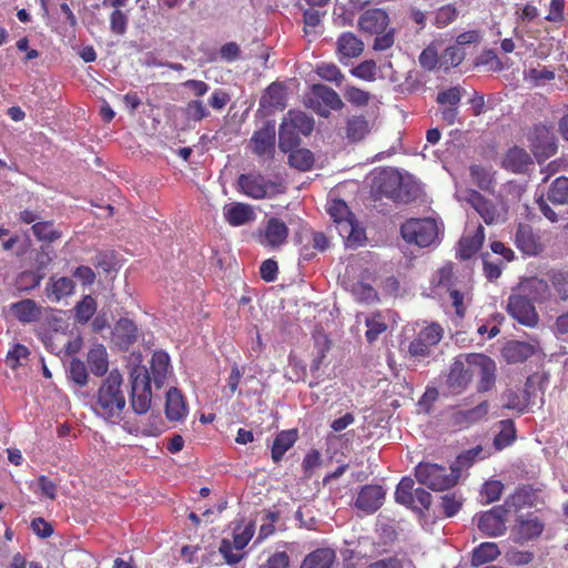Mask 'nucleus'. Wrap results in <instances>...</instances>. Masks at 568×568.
<instances>
[{
    "mask_svg": "<svg viewBox=\"0 0 568 568\" xmlns=\"http://www.w3.org/2000/svg\"><path fill=\"white\" fill-rule=\"evenodd\" d=\"M507 312L519 324L527 327H535L539 322L535 305L526 294H511L508 297Z\"/></svg>",
    "mask_w": 568,
    "mask_h": 568,
    "instance_id": "nucleus-11",
    "label": "nucleus"
},
{
    "mask_svg": "<svg viewBox=\"0 0 568 568\" xmlns=\"http://www.w3.org/2000/svg\"><path fill=\"white\" fill-rule=\"evenodd\" d=\"M465 361L471 367L474 375L478 376L477 390L486 393L494 388L496 383V363L489 356L479 353L465 355Z\"/></svg>",
    "mask_w": 568,
    "mask_h": 568,
    "instance_id": "nucleus-9",
    "label": "nucleus"
},
{
    "mask_svg": "<svg viewBox=\"0 0 568 568\" xmlns=\"http://www.w3.org/2000/svg\"><path fill=\"white\" fill-rule=\"evenodd\" d=\"M444 331L437 323L424 327L410 342L408 352L413 357H426L430 354L433 346L443 338Z\"/></svg>",
    "mask_w": 568,
    "mask_h": 568,
    "instance_id": "nucleus-13",
    "label": "nucleus"
},
{
    "mask_svg": "<svg viewBox=\"0 0 568 568\" xmlns=\"http://www.w3.org/2000/svg\"><path fill=\"white\" fill-rule=\"evenodd\" d=\"M225 221L232 226H241L255 220V213L250 204L232 203L223 207Z\"/></svg>",
    "mask_w": 568,
    "mask_h": 568,
    "instance_id": "nucleus-22",
    "label": "nucleus"
},
{
    "mask_svg": "<svg viewBox=\"0 0 568 568\" xmlns=\"http://www.w3.org/2000/svg\"><path fill=\"white\" fill-rule=\"evenodd\" d=\"M529 148L538 162L545 161L557 152V139L550 126L536 124L528 134Z\"/></svg>",
    "mask_w": 568,
    "mask_h": 568,
    "instance_id": "nucleus-10",
    "label": "nucleus"
},
{
    "mask_svg": "<svg viewBox=\"0 0 568 568\" xmlns=\"http://www.w3.org/2000/svg\"><path fill=\"white\" fill-rule=\"evenodd\" d=\"M504 485L500 480H488L484 484L480 495L485 498V504L498 500L503 494Z\"/></svg>",
    "mask_w": 568,
    "mask_h": 568,
    "instance_id": "nucleus-60",
    "label": "nucleus"
},
{
    "mask_svg": "<svg viewBox=\"0 0 568 568\" xmlns=\"http://www.w3.org/2000/svg\"><path fill=\"white\" fill-rule=\"evenodd\" d=\"M252 152L261 159L272 160L275 153V126L265 123L250 139Z\"/></svg>",
    "mask_w": 568,
    "mask_h": 568,
    "instance_id": "nucleus-15",
    "label": "nucleus"
},
{
    "mask_svg": "<svg viewBox=\"0 0 568 568\" xmlns=\"http://www.w3.org/2000/svg\"><path fill=\"white\" fill-rule=\"evenodd\" d=\"M365 324L367 327L365 336L368 343L375 342L378 336L387 329V324L379 313H375L371 317H367Z\"/></svg>",
    "mask_w": 568,
    "mask_h": 568,
    "instance_id": "nucleus-50",
    "label": "nucleus"
},
{
    "mask_svg": "<svg viewBox=\"0 0 568 568\" xmlns=\"http://www.w3.org/2000/svg\"><path fill=\"white\" fill-rule=\"evenodd\" d=\"M288 164L302 172L310 171L314 165V155L307 149H294L290 152Z\"/></svg>",
    "mask_w": 568,
    "mask_h": 568,
    "instance_id": "nucleus-48",
    "label": "nucleus"
},
{
    "mask_svg": "<svg viewBox=\"0 0 568 568\" xmlns=\"http://www.w3.org/2000/svg\"><path fill=\"white\" fill-rule=\"evenodd\" d=\"M75 283L67 276H51L45 285L44 294L50 302L58 303L73 294Z\"/></svg>",
    "mask_w": 568,
    "mask_h": 568,
    "instance_id": "nucleus-19",
    "label": "nucleus"
},
{
    "mask_svg": "<svg viewBox=\"0 0 568 568\" xmlns=\"http://www.w3.org/2000/svg\"><path fill=\"white\" fill-rule=\"evenodd\" d=\"M535 347L526 342L511 341L503 348V357L509 364L523 363L535 354Z\"/></svg>",
    "mask_w": 568,
    "mask_h": 568,
    "instance_id": "nucleus-28",
    "label": "nucleus"
},
{
    "mask_svg": "<svg viewBox=\"0 0 568 568\" xmlns=\"http://www.w3.org/2000/svg\"><path fill=\"white\" fill-rule=\"evenodd\" d=\"M69 377L80 387H83L88 384V369L85 364L81 359L73 358L70 362Z\"/></svg>",
    "mask_w": 568,
    "mask_h": 568,
    "instance_id": "nucleus-55",
    "label": "nucleus"
},
{
    "mask_svg": "<svg viewBox=\"0 0 568 568\" xmlns=\"http://www.w3.org/2000/svg\"><path fill=\"white\" fill-rule=\"evenodd\" d=\"M240 191L254 200H262L274 195L277 191L276 183L266 180L260 173H244L237 179Z\"/></svg>",
    "mask_w": 568,
    "mask_h": 568,
    "instance_id": "nucleus-12",
    "label": "nucleus"
},
{
    "mask_svg": "<svg viewBox=\"0 0 568 568\" xmlns=\"http://www.w3.org/2000/svg\"><path fill=\"white\" fill-rule=\"evenodd\" d=\"M75 317L80 323H87L97 311V303L91 295H85L80 302L77 303Z\"/></svg>",
    "mask_w": 568,
    "mask_h": 568,
    "instance_id": "nucleus-53",
    "label": "nucleus"
},
{
    "mask_svg": "<svg viewBox=\"0 0 568 568\" xmlns=\"http://www.w3.org/2000/svg\"><path fill=\"white\" fill-rule=\"evenodd\" d=\"M286 123L290 129L303 135H310L314 129V120L302 111H290Z\"/></svg>",
    "mask_w": 568,
    "mask_h": 568,
    "instance_id": "nucleus-46",
    "label": "nucleus"
},
{
    "mask_svg": "<svg viewBox=\"0 0 568 568\" xmlns=\"http://www.w3.org/2000/svg\"><path fill=\"white\" fill-rule=\"evenodd\" d=\"M30 352L27 346L22 344H16L11 351L8 352L6 363L12 368L17 369L22 365V361H26Z\"/></svg>",
    "mask_w": 568,
    "mask_h": 568,
    "instance_id": "nucleus-59",
    "label": "nucleus"
},
{
    "mask_svg": "<svg viewBox=\"0 0 568 568\" xmlns=\"http://www.w3.org/2000/svg\"><path fill=\"white\" fill-rule=\"evenodd\" d=\"M516 247L525 255L536 256L542 252V243L528 224L519 223L514 235Z\"/></svg>",
    "mask_w": 568,
    "mask_h": 568,
    "instance_id": "nucleus-16",
    "label": "nucleus"
},
{
    "mask_svg": "<svg viewBox=\"0 0 568 568\" xmlns=\"http://www.w3.org/2000/svg\"><path fill=\"white\" fill-rule=\"evenodd\" d=\"M335 559L332 548H317L304 558L300 568H332Z\"/></svg>",
    "mask_w": 568,
    "mask_h": 568,
    "instance_id": "nucleus-32",
    "label": "nucleus"
},
{
    "mask_svg": "<svg viewBox=\"0 0 568 568\" xmlns=\"http://www.w3.org/2000/svg\"><path fill=\"white\" fill-rule=\"evenodd\" d=\"M390 18L386 10L382 8H371L365 10L357 20V28L361 32L376 36L373 49L385 51L394 45L395 29L389 28Z\"/></svg>",
    "mask_w": 568,
    "mask_h": 568,
    "instance_id": "nucleus-2",
    "label": "nucleus"
},
{
    "mask_svg": "<svg viewBox=\"0 0 568 568\" xmlns=\"http://www.w3.org/2000/svg\"><path fill=\"white\" fill-rule=\"evenodd\" d=\"M501 429L495 436L494 445L497 449H503L509 446L516 438V429L513 420L506 419L501 420Z\"/></svg>",
    "mask_w": 568,
    "mask_h": 568,
    "instance_id": "nucleus-51",
    "label": "nucleus"
},
{
    "mask_svg": "<svg viewBox=\"0 0 568 568\" xmlns=\"http://www.w3.org/2000/svg\"><path fill=\"white\" fill-rule=\"evenodd\" d=\"M500 555L499 548L495 542H481L473 550L471 565L478 567L495 560Z\"/></svg>",
    "mask_w": 568,
    "mask_h": 568,
    "instance_id": "nucleus-42",
    "label": "nucleus"
},
{
    "mask_svg": "<svg viewBox=\"0 0 568 568\" xmlns=\"http://www.w3.org/2000/svg\"><path fill=\"white\" fill-rule=\"evenodd\" d=\"M337 232L345 240L347 247H357L366 240L365 231L356 223L355 217L348 223H344V226L339 227Z\"/></svg>",
    "mask_w": 568,
    "mask_h": 568,
    "instance_id": "nucleus-40",
    "label": "nucleus"
},
{
    "mask_svg": "<svg viewBox=\"0 0 568 568\" xmlns=\"http://www.w3.org/2000/svg\"><path fill=\"white\" fill-rule=\"evenodd\" d=\"M328 349H329L328 341H325V343L323 345L317 347V354L313 358L311 366H310L311 374L315 381L310 383V387H315L320 384V381L322 377L321 367L323 365V362L326 357Z\"/></svg>",
    "mask_w": 568,
    "mask_h": 568,
    "instance_id": "nucleus-52",
    "label": "nucleus"
},
{
    "mask_svg": "<svg viewBox=\"0 0 568 568\" xmlns=\"http://www.w3.org/2000/svg\"><path fill=\"white\" fill-rule=\"evenodd\" d=\"M128 16L120 9L114 8L110 14V30L112 33L118 36L124 34L128 29Z\"/></svg>",
    "mask_w": 568,
    "mask_h": 568,
    "instance_id": "nucleus-61",
    "label": "nucleus"
},
{
    "mask_svg": "<svg viewBox=\"0 0 568 568\" xmlns=\"http://www.w3.org/2000/svg\"><path fill=\"white\" fill-rule=\"evenodd\" d=\"M352 74L356 78L366 81L375 80L376 75V64L372 60H366L361 62L357 67L351 70Z\"/></svg>",
    "mask_w": 568,
    "mask_h": 568,
    "instance_id": "nucleus-64",
    "label": "nucleus"
},
{
    "mask_svg": "<svg viewBox=\"0 0 568 568\" xmlns=\"http://www.w3.org/2000/svg\"><path fill=\"white\" fill-rule=\"evenodd\" d=\"M458 9L453 3H447L433 12V24L437 29H444L458 18Z\"/></svg>",
    "mask_w": 568,
    "mask_h": 568,
    "instance_id": "nucleus-47",
    "label": "nucleus"
},
{
    "mask_svg": "<svg viewBox=\"0 0 568 568\" xmlns=\"http://www.w3.org/2000/svg\"><path fill=\"white\" fill-rule=\"evenodd\" d=\"M489 404L487 400H484L473 408L455 412L452 415V419L456 426L468 427L469 425L484 419L487 416Z\"/></svg>",
    "mask_w": 568,
    "mask_h": 568,
    "instance_id": "nucleus-26",
    "label": "nucleus"
},
{
    "mask_svg": "<svg viewBox=\"0 0 568 568\" xmlns=\"http://www.w3.org/2000/svg\"><path fill=\"white\" fill-rule=\"evenodd\" d=\"M546 276L551 284L559 301H568V272L560 270H550L546 273Z\"/></svg>",
    "mask_w": 568,
    "mask_h": 568,
    "instance_id": "nucleus-45",
    "label": "nucleus"
},
{
    "mask_svg": "<svg viewBox=\"0 0 568 568\" xmlns=\"http://www.w3.org/2000/svg\"><path fill=\"white\" fill-rule=\"evenodd\" d=\"M465 201L478 213L486 225L505 223L508 219V205L504 199L490 200L479 191H465Z\"/></svg>",
    "mask_w": 568,
    "mask_h": 568,
    "instance_id": "nucleus-5",
    "label": "nucleus"
},
{
    "mask_svg": "<svg viewBox=\"0 0 568 568\" xmlns=\"http://www.w3.org/2000/svg\"><path fill=\"white\" fill-rule=\"evenodd\" d=\"M371 131L368 121L364 115H353L346 121V138L351 142L362 141Z\"/></svg>",
    "mask_w": 568,
    "mask_h": 568,
    "instance_id": "nucleus-38",
    "label": "nucleus"
},
{
    "mask_svg": "<svg viewBox=\"0 0 568 568\" xmlns=\"http://www.w3.org/2000/svg\"><path fill=\"white\" fill-rule=\"evenodd\" d=\"M312 95L331 110H341L344 103L336 91L324 84H314Z\"/></svg>",
    "mask_w": 568,
    "mask_h": 568,
    "instance_id": "nucleus-37",
    "label": "nucleus"
},
{
    "mask_svg": "<svg viewBox=\"0 0 568 568\" xmlns=\"http://www.w3.org/2000/svg\"><path fill=\"white\" fill-rule=\"evenodd\" d=\"M288 229L286 224L277 217H271L265 226L264 240L261 243L276 247L286 241Z\"/></svg>",
    "mask_w": 568,
    "mask_h": 568,
    "instance_id": "nucleus-29",
    "label": "nucleus"
},
{
    "mask_svg": "<svg viewBox=\"0 0 568 568\" xmlns=\"http://www.w3.org/2000/svg\"><path fill=\"white\" fill-rule=\"evenodd\" d=\"M521 291L532 301V303L538 304L550 301L552 296L548 278L530 277L521 284Z\"/></svg>",
    "mask_w": 568,
    "mask_h": 568,
    "instance_id": "nucleus-21",
    "label": "nucleus"
},
{
    "mask_svg": "<svg viewBox=\"0 0 568 568\" xmlns=\"http://www.w3.org/2000/svg\"><path fill=\"white\" fill-rule=\"evenodd\" d=\"M343 94L347 102L356 106H365L371 100L369 92L353 85H346Z\"/></svg>",
    "mask_w": 568,
    "mask_h": 568,
    "instance_id": "nucleus-57",
    "label": "nucleus"
},
{
    "mask_svg": "<svg viewBox=\"0 0 568 568\" xmlns=\"http://www.w3.org/2000/svg\"><path fill=\"white\" fill-rule=\"evenodd\" d=\"M130 404L134 413L145 414L152 402L151 376L145 366H134L130 372Z\"/></svg>",
    "mask_w": 568,
    "mask_h": 568,
    "instance_id": "nucleus-6",
    "label": "nucleus"
},
{
    "mask_svg": "<svg viewBox=\"0 0 568 568\" xmlns=\"http://www.w3.org/2000/svg\"><path fill=\"white\" fill-rule=\"evenodd\" d=\"M10 308L14 317L23 324L38 322L42 315V307L31 298L13 303Z\"/></svg>",
    "mask_w": 568,
    "mask_h": 568,
    "instance_id": "nucleus-24",
    "label": "nucleus"
},
{
    "mask_svg": "<svg viewBox=\"0 0 568 568\" xmlns=\"http://www.w3.org/2000/svg\"><path fill=\"white\" fill-rule=\"evenodd\" d=\"M403 239L419 247L432 245L438 236V225L432 217L409 219L400 226Z\"/></svg>",
    "mask_w": 568,
    "mask_h": 568,
    "instance_id": "nucleus-7",
    "label": "nucleus"
},
{
    "mask_svg": "<svg viewBox=\"0 0 568 568\" xmlns=\"http://www.w3.org/2000/svg\"><path fill=\"white\" fill-rule=\"evenodd\" d=\"M456 277L454 274V267L452 264H446L440 267L434 280L437 287L445 288L447 292L455 288Z\"/></svg>",
    "mask_w": 568,
    "mask_h": 568,
    "instance_id": "nucleus-54",
    "label": "nucleus"
},
{
    "mask_svg": "<svg viewBox=\"0 0 568 568\" xmlns=\"http://www.w3.org/2000/svg\"><path fill=\"white\" fill-rule=\"evenodd\" d=\"M442 508L446 517L455 516L463 506V498L456 494H446L442 496Z\"/></svg>",
    "mask_w": 568,
    "mask_h": 568,
    "instance_id": "nucleus-63",
    "label": "nucleus"
},
{
    "mask_svg": "<svg viewBox=\"0 0 568 568\" xmlns=\"http://www.w3.org/2000/svg\"><path fill=\"white\" fill-rule=\"evenodd\" d=\"M122 383V375L114 369L110 372L98 389L94 409L98 415L111 423H116L122 418L126 405Z\"/></svg>",
    "mask_w": 568,
    "mask_h": 568,
    "instance_id": "nucleus-1",
    "label": "nucleus"
},
{
    "mask_svg": "<svg viewBox=\"0 0 568 568\" xmlns=\"http://www.w3.org/2000/svg\"><path fill=\"white\" fill-rule=\"evenodd\" d=\"M87 362L90 371L95 376H103L108 372V353L103 345L99 344L92 347L87 355Z\"/></svg>",
    "mask_w": 568,
    "mask_h": 568,
    "instance_id": "nucleus-35",
    "label": "nucleus"
},
{
    "mask_svg": "<svg viewBox=\"0 0 568 568\" xmlns=\"http://www.w3.org/2000/svg\"><path fill=\"white\" fill-rule=\"evenodd\" d=\"M469 173L471 181L480 190L485 192H494L496 181L494 172L490 169L475 164L469 168Z\"/></svg>",
    "mask_w": 568,
    "mask_h": 568,
    "instance_id": "nucleus-39",
    "label": "nucleus"
},
{
    "mask_svg": "<svg viewBox=\"0 0 568 568\" xmlns=\"http://www.w3.org/2000/svg\"><path fill=\"white\" fill-rule=\"evenodd\" d=\"M529 164H531L529 153L519 146L509 149L503 160L504 168L513 173L525 172Z\"/></svg>",
    "mask_w": 568,
    "mask_h": 568,
    "instance_id": "nucleus-30",
    "label": "nucleus"
},
{
    "mask_svg": "<svg viewBox=\"0 0 568 568\" xmlns=\"http://www.w3.org/2000/svg\"><path fill=\"white\" fill-rule=\"evenodd\" d=\"M400 185V178L393 171H382L374 178L376 191L387 197H394Z\"/></svg>",
    "mask_w": 568,
    "mask_h": 568,
    "instance_id": "nucleus-34",
    "label": "nucleus"
},
{
    "mask_svg": "<svg viewBox=\"0 0 568 568\" xmlns=\"http://www.w3.org/2000/svg\"><path fill=\"white\" fill-rule=\"evenodd\" d=\"M34 237L40 242L53 243L61 239L62 232L55 227L53 220L39 221L31 227Z\"/></svg>",
    "mask_w": 568,
    "mask_h": 568,
    "instance_id": "nucleus-41",
    "label": "nucleus"
},
{
    "mask_svg": "<svg viewBox=\"0 0 568 568\" xmlns=\"http://www.w3.org/2000/svg\"><path fill=\"white\" fill-rule=\"evenodd\" d=\"M544 529V521L534 514H529L526 518L520 516L517 519L516 540L524 542L536 539L542 534Z\"/></svg>",
    "mask_w": 568,
    "mask_h": 568,
    "instance_id": "nucleus-18",
    "label": "nucleus"
},
{
    "mask_svg": "<svg viewBox=\"0 0 568 568\" xmlns=\"http://www.w3.org/2000/svg\"><path fill=\"white\" fill-rule=\"evenodd\" d=\"M235 549L234 544L226 538L221 540L219 551L223 556L224 560L229 565H235L242 560L244 554L240 551H233Z\"/></svg>",
    "mask_w": 568,
    "mask_h": 568,
    "instance_id": "nucleus-62",
    "label": "nucleus"
},
{
    "mask_svg": "<svg viewBox=\"0 0 568 568\" xmlns=\"http://www.w3.org/2000/svg\"><path fill=\"white\" fill-rule=\"evenodd\" d=\"M339 60L359 57L364 51V42L353 32H343L336 41Z\"/></svg>",
    "mask_w": 568,
    "mask_h": 568,
    "instance_id": "nucleus-20",
    "label": "nucleus"
},
{
    "mask_svg": "<svg viewBox=\"0 0 568 568\" xmlns=\"http://www.w3.org/2000/svg\"><path fill=\"white\" fill-rule=\"evenodd\" d=\"M151 374L156 387H161L170 371V357L168 353L158 351L151 359Z\"/></svg>",
    "mask_w": 568,
    "mask_h": 568,
    "instance_id": "nucleus-36",
    "label": "nucleus"
},
{
    "mask_svg": "<svg viewBox=\"0 0 568 568\" xmlns=\"http://www.w3.org/2000/svg\"><path fill=\"white\" fill-rule=\"evenodd\" d=\"M184 114L187 120L199 122L207 118L210 112L203 101L195 99L186 103Z\"/></svg>",
    "mask_w": 568,
    "mask_h": 568,
    "instance_id": "nucleus-56",
    "label": "nucleus"
},
{
    "mask_svg": "<svg viewBox=\"0 0 568 568\" xmlns=\"http://www.w3.org/2000/svg\"><path fill=\"white\" fill-rule=\"evenodd\" d=\"M547 200L552 204H568V178H556L547 192Z\"/></svg>",
    "mask_w": 568,
    "mask_h": 568,
    "instance_id": "nucleus-44",
    "label": "nucleus"
},
{
    "mask_svg": "<svg viewBox=\"0 0 568 568\" xmlns=\"http://www.w3.org/2000/svg\"><path fill=\"white\" fill-rule=\"evenodd\" d=\"M298 439V430L296 428L282 430L276 434L271 448V456L274 463H280L284 454L294 446Z\"/></svg>",
    "mask_w": 568,
    "mask_h": 568,
    "instance_id": "nucleus-27",
    "label": "nucleus"
},
{
    "mask_svg": "<svg viewBox=\"0 0 568 568\" xmlns=\"http://www.w3.org/2000/svg\"><path fill=\"white\" fill-rule=\"evenodd\" d=\"M526 494L523 489L516 490L509 496L504 505L495 506L491 509L479 514L478 529L487 537H498L506 532V515L510 507L520 508Z\"/></svg>",
    "mask_w": 568,
    "mask_h": 568,
    "instance_id": "nucleus-3",
    "label": "nucleus"
},
{
    "mask_svg": "<svg viewBox=\"0 0 568 568\" xmlns=\"http://www.w3.org/2000/svg\"><path fill=\"white\" fill-rule=\"evenodd\" d=\"M298 134L300 133L290 129L286 122H283L278 131V146L281 151L287 153L296 149L301 143Z\"/></svg>",
    "mask_w": 568,
    "mask_h": 568,
    "instance_id": "nucleus-49",
    "label": "nucleus"
},
{
    "mask_svg": "<svg viewBox=\"0 0 568 568\" xmlns=\"http://www.w3.org/2000/svg\"><path fill=\"white\" fill-rule=\"evenodd\" d=\"M385 491L379 485H365L358 491L355 506L365 514H374L384 501Z\"/></svg>",
    "mask_w": 568,
    "mask_h": 568,
    "instance_id": "nucleus-17",
    "label": "nucleus"
},
{
    "mask_svg": "<svg viewBox=\"0 0 568 568\" xmlns=\"http://www.w3.org/2000/svg\"><path fill=\"white\" fill-rule=\"evenodd\" d=\"M260 105L268 112L283 110L286 106V91L283 84L273 82L261 97Z\"/></svg>",
    "mask_w": 568,
    "mask_h": 568,
    "instance_id": "nucleus-23",
    "label": "nucleus"
},
{
    "mask_svg": "<svg viewBox=\"0 0 568 568\" xmlns=\"http://www.w3.org/2000/svg\"><path fill=\"white\" fill-rule=\"evenodd\" d=\"M485 240V229L479 224L471 236H464L459 241V257L462 260H469L483 246Z\"/></svg>",
    "mask_w": 568,
    "mask_h": 568,
    "instance_id": "nucleus-31",
    "label": "nucleus"
},
{
    "mask_svg": "<svg viewBox=\"0 0 568 568\" xmlns=\"http://www.w3.org/2000/svg\"><path fill=\"white\" fill-rule=\"evenodd\" d=\"M327 212L332 219V221L335 223V227L337 231H339V227L344 226V223H348L352 221L355 216L351 212L349 207L343 200H333L328 204Z\"/></svg>",
    "mask_w": 568,
    "mask_h": 568,
    "instance_id": "nucleus-43",
    "label": "nucleus"
},
{
    "mask_svg": "<svg viewBox=\"0 0 568 568\" xmlns=\"http://www.w3.org/2000/svg\"><path fill=\"white\" fill-rule=\"evenodd\" d=\"M316 73L320 78L334 82L337 85L342 83L344 75L339 68L334 63H321L316 68Z\"/></svg>",
    "mask_w": 568,
    "mask_h": 568,
    "instance_id": "nucleus-58",
    "label": "nucleus"
},
{
    "mask_svg": "<svg viewBox=\"0 0 568 568\" xmlns=\"http://www.w3.org/2000/svg\"><path fill=\"white\" fill-rule=\"evenodd\" d=\"M474 377L471 367L466 364L465 355L456 357L449 366L445 384L452 394H462Z\"/></svg>",
    "mask_w": 568,
    "mask_h": 568,
    "instance_id": "nucleus-14",
    "label": "nucleus"
},
{
    "mask_svg": "<svg viewBox=\"0 0 568 568\" xmlns=\"http://www.w3.org/2000/svg\"><path fill=\"white\" fill-rule=\"evenodd\" d=\"M113 336L118 345L128 348L138 339L136 325L129 318H120L114 326Z\"/></svg>",
    "mask_w": 568,
    "mask_h": 568,
    "instance_id": "nucleus-33",
    "label": "nucleus"
},
{
    "mask_svg": "<svg viewBox=\"0 0 568 568\" xmlns=\"http://www.w3.org/2000/svg\"><path fill=\"white\" fill-rule=\"evenodd\" d=\"M187 414V406L182 393L171 387L165 397V416L169 420H181Z\"/></svg>",
    "mask_w": 568,
    "mask_h": 568,
    "instance_id": "nucleus-25",
    "label": "nucleus"
},
{
    "mask_svg": "<svg viewBox=\"0 0 568 568\" xmlns=\"http://www.w3.org/2000/svg\"><path fill=\"white\" fill-rule=\"evenodd\" d=\"M415 478L434 491H443L454 487L459 478V469L445 467L435 463L420 462L415 467Z\"/></svg>",
    "mask_w": 568,
    "mask_h": 568,
    "instance_id": "nucleus-4",
    "label": "nucleus"
},
{
    "mask_svg": "<svg viewBox=\"0 0 568 568\" xmlns=\"http://www.w3.org/2000/svg\"><path fill=\"white\" fill-rule=\"evenodd\" d=\"M432 494L422 487L415 488L409 477H403L395 490V500L416 513L424 514L432 505Z\"/></svg>",
    "mask_w": 568,
    "mask_h": 568,
    "instance_id": "nucleus-8",
    "label": "nucleus"
}]
</instances>
